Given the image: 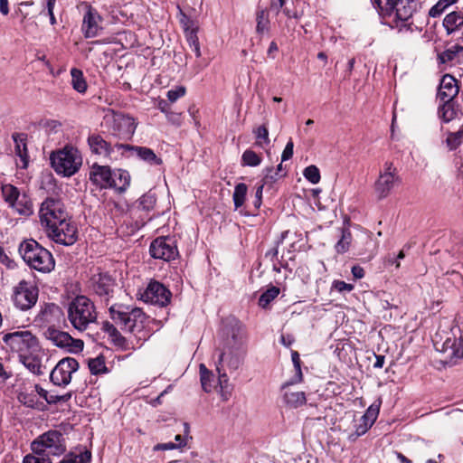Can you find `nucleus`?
Here are the masks:
<instances>
[{
	"label": "nucleus",
	"mask_w": 463,
	"mask_h": 463,
	"mask_svg": "<svg viewBox=\"0 0 463 463\" xmlns=\"http://www.w3.org/2000/svg\"><path fill=\"white\" fill-rule=\"evenodd\" d=\"M136 128L137 125L133 118L121 115L114 119L111 135L118 140L128 141L131 140Z\"/></svg>",
	"instance_id": "21"
},
{
	"label": "nucleus",
	"mask_w": 463,
	"mask_h": 463,
	"mask_svg": "<svg viewBox=\"0 0 463 463\" xmlns=\"http://www.w3.org/2000/svg\"><path fill=\"white\" fill-rule=\"evenodd\" d=\"M91 458V452L88 449H80L67 453L60 463H89Z\"/></svg>",
	"instance_id": "36"
},
{
	"label": "nucleus",
	"mask_w": 463,
	"mask_h": 463,
	"mask_svg": "<svg viewBox=\"0 0 463 463\" xmlns=\"http://www.w3.org/2000/svg\"><path fill=\"white\" fill-rule=\"evenodd\" d=\"M156 202V198L155 194L148 193V194L142 195L138 199V201L137 202V207L138 210L149 212L154 208Z\"/></svg>",
	"instance_id": "45"
},
{
	"label": "nucleus",
	"mask_w": 463,
	"mask_h": 463,
	"mask_svg": "<svg viewBox=\"0 0 463 463\" xmlns=\"http://www.w3.org/2000/svg\"><path fill=\"white\" fill-rule=\"evenodd\" d=\"M18 400L21 403L28 408H37V398L33 393L21 392L18 395Z\"/></svg>",
	"instance_id": "52"
},
{
	"label": "nucleus",
	"mask_w": 463,
	"mask_h": 463,
	"mask_svg": "<svg viewBox=\"0 0 463 463\" xmlns=\"http://www.w3.org/2000/svg\"><path fill=\"white\" fill-rule=\"evenodd\" d=\"M463 56V46L460 44H454L451 47L446 49L438 55V58L441 63L457 62L460 57Z\"/></svg>",
	"instance_id": "32"
},
{
	"label": "nucleus",
	"mask_w": 463,
	"mask_h": 463,
	"mask_svg": "<svg viewBox=\"0 0 463 463\" xmlns=\"http://www.w3.org/2000/svg\"><path fill=\"white\" fill-rule=\"evenodd\" d=\"M459 91L458 80L450 74L442 76L437 97L439 100H456Z\"/></svg>",
	"instance_id": "23"
},
{
	"label": "nucleus",
	"mask_w": 463,
	"mask_h": 463,
	"mask_svg": "<svg viewBox=\"0 0 463 463\" xmlns=\"http://www.w3.org/2000/svg\"><path fill=\"white\" fill-rule=\"evenodd\" d=\"M384 166V172L380 174L374 183V192L378 200L386 198L399 181V177L396 175V168L393 167L392 163H385Z\"/></svg>",
	"instance_id": "16"
},
{
	"label": "nucleus",
	"mask_w": 463,
	"mask_h": 463,
	"mask_svg": "<svg viewBox=\"0 0 463 463\" xmlns=\"http://www.w3.org/2000/svg\"><path fill=\"white\" fill-rule=\"evenodd\" d=\"M248 348L224 347L219 354L218 364L231 371H236L243 363Z\"/></svg>",
	"instance_id": "18"
},
{
	"label": "nucleus",
	"mask_w": 463,
	"mask_h": 463,
	"mask_svg": "<svg viewBox=\"0 0 463 463\" xmlns=\"http://www.w3.org/2000/svg\"><path fill=\"white\" fill-rule=\"evenodd\" d=\"M33 322L43 329L48 327H61L65 323L64 312L55 303H44L41 306L40 311L34 317Z\"/></svg>",
	"instance_id": "11"
},
{
	"label": "nucleus",
	"mask_w": 463,
	"mask_h": 463,
	"mask_svg": "<svg viewBox=\"0 0 463 463\" xmlns=\"http://www.w3.org/2000/svg\"><path fill=\"white\" fill-rule=\"evenodd\" d=\"M111 319L123 331L133 334L138 341H146L149 335L144 332L148 317L139 307H130L123 304H114L109 309Z\"/></svg>",
	"instance_id": "1"
},
{
	"label": "nucleus",
	"mask_w": 463,
	"mask_h": 463,
	"mask_svg": "<svg viewBox=\"0 0 463 463\" xmlns=\"http://www.w3.org/2000/svg\"><path fill=\"white\" fill-rule=\"evenodd\" d=\"M87 143L92 154L101 156L106 158H111L112 153L116 147L115 143L107 140L99 133H91L87 138Z\"/></svg>",
	"instance_id": "20"
},
{
	"label": "nucleus",
	"mask_w": 463,
	"mask_h": 463,
	"mask_svg": "<svg viewBox=\"0 0 463 463\" xmlns=\"http://www.w3.org/2000/svg\"><path fill=\"white\" fill-rule=\"evenodd\" d=\"M224 347L247 348L248 335L245 327L238 321H234L225 328Z\"/></svg>",
	"instance_id": "19"
},
{
	"label": "nucleus",
	"mask_w": 463,
	"mask_h": 463,
	"mask_svg": "<svg viewBox=\"0 0 463 463\" xmlns=\"http://www.w3.org/2000/svg\"><path fill=\"white\" fill-rule=\"evenodd\" d=\"M180 23L183 25L184 33H187L190 31H197V27L194 25V22L185 14H182Z\"/></svg>",
	"instance_id": "58"
},
{
	"label": "nucleus",
	"mask_w": 463,
	"mask_h": 463,
	"mask_svg": "<svg viewBox=\"0 0 463 463\" xmlns=\"http://www.w3.org/2000/svg\"><path fill=\"white\" fill-rule=\"evenodd\" d=\"M50 160L55 172L63 176L73 175L82 165L80 151L71 146H65L62 149L52 152Z\"/></svg>",
	"instance_id": "5"
},
{
	"label": "nucleus",
	"mask_w": 463,
	"mask_h": 463,
	"mask_svg": "<svg viewBox=\"0 0 463 463\" xmlns=\"http://www.w3.org/2000/svg\"><path fill=\"white\" fill-rule=\"evenodd\" d=\"M149 252L154 259L165 261L175 260L179 254L175 240L169 236L155 239L150 244Z\"/></svg>",
	"instance_id": "13"
},
{
	"label": "nucleus",
	"mask_w": 463,
	"mask_h": 463,
	"mask_svg": "<svg viewBox=\"0 0 463 463\" xmlns=\"http://www.w3.org/2000/svg\"><path fill=\"white\" fill-rule=\"evenodd\" d=\"M68 319L71 326L84 331L97 320L96 307L93 302L86 296L80 295L74 298L68 305Z\"/></svg>",
	"instance_id": "3"
},
{
	"label": "nucleus",
	"mask_w": 463,
	"mask_h": 463,
	"mask_svg": "<svg viewBox=\"0 0 463 463\" xmlns=\"http://www.w3.org/2000/svg\"><path fill=\"white\" fill-rule=\"evenodd\" d=\"M371 3L381 17L389 19L385 23L392 29H396L399 33H412L414 31L413 21H411L410 18L404 19L398 14L400 0H371Z\"/></svg>",
	"instance_id": "4"
},
{
	"label": "nucleus",
	"mask_w": 463,
	"mask_h": 463,
	"mask_svg": "<svg viewBox=\"0 0 463 463\" xmlns=\"http://www.w3.org/2000/svg\"><path fill=\"white\" fill-rule=\"evenodd\" d=\"M451 356L457 358H463V336L460 335L458 340H455L451 345Z\"/></svg>",
	"instance_id": "55"
},
{
	"label": "nucleus",
	"mask_w": 463,
	"mask_h": 463,
	"mask_svg": "<svg viewBox=\"0 0 463 463\" xmlns=\"http://www.w3.org/2000/svg\"><path fill=\"white\" fill-rule=\"evenodd\" d=\"M333 288L338 292L347 291L350 292L354 289V286L352 284H348L342 280H335L333 282Z\"/></svg>",
	"instance_id": "60"
},
{
	"label": "nucleus",
	"mask_w": 463,
	"mask_h": 463,
	"mask_svg": "<svg viewBox=\"0 0 463 463\" xmlns=\"http://www.w3.org/2000/svg\"><path fill=\"white\" fill-rule=\"evenodd\" d=\"M20 193V190L13 184H7L2 186L3 197L8 205H10L14 200L17 199Z\"/></svg>",
	"instance_id": "47"
},
{
	"label": "nucleus",
	"mask_w": 463,
	"mask_h": 463,
	"mask_svg": "<svg viewBox=\"0 0 463 463\" xmlns=\"http://www.w3.org/2000/svg\"><path fill=\"white\" fill-rule=\"evenodd\" d=\"M462 137L463 129L458 130L456 132H449L446 138V144L450 150L456 149L460 145Z\"/></svg>",
	"instance_id": "49"
},
{
	"label": "nucleus",
	"mask_w": 463,
	"mask_h": 463,
	"mask_svg": "<svg viewBox=\"0 0 463 463\" xmlns=\"http://www.w3.org/2000/svg\"><path fill=\"white\" fill-rule=\"evenodd\" d=\"M110 179L109 188L115 189L118 193H124L130 184V175L127 170H113Z\"/></svg>",
	"instance_id": "28"
},
{
	"label": "nucleus",
	"mask_w": 463,
	"mask_h": 463,
	"mask_svg": "<svg viewBox=\"0 0 463 463\" xmlns=\"http://www.w3.org/2000/svg\"><path fill=\"white\" fill-rule=\"evenodd\" d=\"M43 335L54 346L68 353L78 354L84 347V342L81 339L73 338L69 333L61 330L60 327H48L43 330Z\"/></svg>",
	"instance_id": "9"
},
{
	"label": "nucleus",
	"mask_w": 463,
	"mask_h": 463,
	"mask_svg": "<svg viewBox=\"0 0 463 463\" xmlns=\"http://www.w3.org/2000/svg\"><path fill=\"white\" fill-rule=\"evenodd\" d=\"M303 175L307 181L314 184L319 183L321 178L319 169L314 165L306 167L303 171Z\"/></svg>",
	"instance_id": "48"
},
{
	"label": "nucleus",
	"mask_w": 463,
	"mask_h": 463,
	"mask_svg": "<svg viewBox=\"0 0 463 463\" xmlns=\"http://www.w3.org/2000/svg\"><path fill=\"white\" fill-rule=\"evenodd\" d=\"M23 463H52V460L46 455H37L33 452L24 458Z\"/></svg>",
	"instance_id": "54"
},
{
	"label": "nucleus",
	"mask_w": 463,
	"mask_h": 463,
	"mask_svg": "<svg viewBox=\"0 0 463 463\" xmlns=\"http://www.w3.org/2000/svg\"><path fill=\"white\" fill-rule=\"evenodd\" d=\"M24 261L31 268L42 273L54 269L55 260L52 254L33 239L23 241L18 249Z\"/></svg>",
	"instance_id": "2"
},
{
	"label": "nucleus",
	"mask_w": 463,
	"mask_h": 463,
	"mask_svg": "<svg viewBox=\"0 0 463 463\" xmlns=\"http://www.w3.org/2000/svg\"><path fill=\"white\" fill-rule=\"evenodd\" d=\"M63 202L60 198L47 197L42 203L39 209V218L43 227L45 228L46 232L53 227L66 221L69 218Z\"/></svg>",
	"instance_id": "7"
},
{
	"label": "nucleus",
	"mask_w": 463,
	"mask_h": 463,
	"mask_svg": "<svg viewBox=\"0 0 463 463\" xmlns=\"http://www.w3.org/2000/svg\"><path fill=\"white\" fill-rule=\"evenodd\" d=\"M20 215L30 216L33 213V206L31 198L25 193H20L17 199L9 205Z\"/></svg>",
	"instance_id": "30"
},
{
	"label": "nucleus",
	"mask_w": 463,
	"mask_h": 463,
	"mask_svg": "<svg viewBox=\"0 0 463 463\" xmlns=\"http://www.w3.org/2000/svg\"><path fill=\"white\" fill-rule=\"evenodd\" d=\"M293 148H294L293 141L291 139H289V141L287 143V145L282 152V155H281L282 162L287 161L292 157Z\"/></svg>",
	"instance_id": "61"
},
{
	"label": "nucleus",
	"mask_w": 463,
	"mask_h": 463,
	"mask_svg": "<svg viewBox=\"0 0 463 463\" xmlns=\"http://www.w3.org/2000/svg\"><path fill=\"white\" fill-rule=\"evenodd\" d=\"M79 363L73 357H65L58 362L50 373L51 382L57 386H67L71 381V375L79 369Z\"/></svg>",
	"instance_id": "12"
},
{
	"label": "nucleus",
	"mask_w": 463,
	"mask_h": 463,
	"mask_svg": "<svg viewBox=\"0 0 463 463\" xmlns=\"http://www.w3.org/2000/svg\"><path fill=\"white\" fill-rule=\"evenodd\" d=\"M14 146H15V153L20 157L21 161L23 162V168H26L28 165V151H27V134L25 133H14L12 136Z\"/></svg>",
	"instance_id": "31"
},
{
	"label": "nucleus",
	"mask_w": 463,
	"mask_h": 463,
	"mask_svg": "<svg viewBox=\"0 0 463 463\" xmlns=\"http://www.w3.org/2000/svg\"><path fill=\"white\" fill-rule=\"evenodd\" d=\"M352 241V234L348 229H342L340 240L336 242L335 249L337 253H345L350 247Z\"/></svg>",
	"instance_id": "42"
},
{
	"label": "nucleus",
	"mask_w": 463,
	"mask_h": 463,
	"mask_svg": "<svg viewBox=\"0 0 463 463\" xmlns=\"http://www.w3.org/2000/svg\"><path fill=\"white\" fill-rule=\"evenodd\" d=\"M247 191H248V187L244 183H240L235 185L234 192L232 194L235 210L239 209L240 207H241L244 204L246 195H247Z\"/></svg>",
	"instance_id": "40"
},
{
	"label": "nucleus",
	"mask_w": 463,
	"mask_h": 463,
	"mask_svg": "<svg viewBox=\"0 0 463 463\" xmlns=\"http://www.w3.org/2000/svg\"><path fill=\"white\" fill-rule=\"evenodd\" d=\"M458 0H439L429 10V16L431 18H437L441 16L452 5L456 4Z\"/></svg>",
	"instance_id": "39"
},
{
	"label": "nucleus",
	"mask_w": 463,
	"mask_h": 463,
	"mask_svg": "<svg viewBox=\"0 0 463 463\" xmlns=\"http://www.w3.org/2000/svg\"><path fill=\"white\" fill-rule=\"evenodd\" d=\"M216 370L219 374V376H218L219 384L221 385L222 388H223V383L226 384L229 380L227 373L225 372V367L223 365L217 364Z\"/></svg>",
	"instance_id": "62"
},
{
	"label": "nucleus",
	"mask_w": 463,
	"mask_h": 463,
	"mask_svg": "<svg viewBox=\"0 0 463 463\" xmlns=\"http://www.w3.org/2000/svg\"><path fill=\"white\" fill-rule=\"evenodd\" d=\"M256 32L258 34L263 35L270 30V21L269 18V11L265 8L258 7L256 11Z\"/></svg>",
	"instance_id": "34"
},
{
	"label": "nucleus",
	"mask_w": 463,
	"mask_h": 463,
	"mask_svg": "<svg viewBox=\"0 0 463 463\" xmlns=\"http://www.w3.org/2000/svg\"><path fill=\"white\" fill-rule=\"evenodd\" d=\"M88 364L92 374L97 375L107 372V366L103 356L90 359Z\"/></svg>",
	"instance_id": "46"
},
{
	"label": "nucleus",
	"mask_w": 463,
	"mask_h": 463,
	"mask_svg": "<svg viewBox=\"0 0 463 463\" xmlns=\"http://www.w3.org/2000/svg\"><path fill=\"white\" fill-rule=\"evenodd\" d=\"M171 291L162 283L156 280L150 281L145 291L141 294L143 301L159 307L167 306L171 301Z\"/></svg>",
	"instance_id": "15"
},
{
	"label": "nucleus",
	"mask_w": 463,
	"mask_h": 463,
	"mask_svg": "<svg viewBox=\"0 0 463 463\" xmlns=\"http://www.w3.org/2000/svg\"><path fill=\"white\" fill-rule=\"evenodd\" d=\"M200 380L203 390L210 392L213 389V375L203 364H200Z\"/></svg>",
	"instance_id": "41"
},
{
	"label": "nucleus",
	"mask_w": 463,
	"mask_h": 463,
	"mask_svg": "<svg viewBox=\"0 0 463 463\" xmlns=\"http://www.w3.org/2000/svg\"><path fill=\"white\" fill-rule=\"evenodd\" d=\"M115 146L118 150L121 151L122 156H136L150 165H161L163 164L162 158L157 156L149 147L123 144L118 141L115 143Z\"/></svg>",
	"instance_id": "14"
},
{
	"label": "nucleus",
	"mask_w": 463,
	"mask_h": 463,
	"mask_svg": "<svg viewBox=\"0 0 463 463\" xmlns=\"http://www.w3.org/2000/svg\"><path fill=\"white\" fill-rule=\"evenodd\" d=\"M113 170L109 165L94 163L90 167V180L100 188H109Z\"/></svg>",
	"instance_id": "26"
},
{
	"label": "nucleus",
	"mask_w": 463,
	"mask_h": 463,
	"mask_svg": "<svg viewBox=\"0 0 463 463\" xmlns=\"http://www.w3.org/2000/svg\"><path fill=\"white\" fill-rule=\"evenodd\" d=\"M165 116H166L167 120L171 124L177 126V127L181 126V124H182V114L181 113H176V112H174L171 110Z\"/></svg>",
	"instance_id": "63"
},
{
	"label": "nucleus",
	"mask_w": 463,
	"mask_h": 463,
	"mask_svg": "<svg viewBox=\"0 0 463 463\" xmlns=\"http://www.w3.org/2000/svg\"><path fill=\"white\" fill-rule=\"evenodd\" d=\"M38 296L39 289L35 283L23 279L14 288L12 298L18 309L26 311L35 306Z\"/></svg>",
	"instance_id": "10"
},
{
	"label": "nucleus",
	"mask_w": 463,
	"mask_h": 463,
	"mask_svg": "<svg viewBox=\"0 0 463 463\" xmlns=\"http://www.w3.org/2000/svg\"><path fill=\"white\" fill-rule=\"evenodd\" d=\"M186 89L184 86H177L175 89L169 90L166 93L167 99L170 103L175 102L178 99L185 95Z\"/></svg>",
	"instance_id": "53"
},
{
	"label": "nucleus",
	"mask_w": 463,
	"mask_h": 463,
	"mask_svg": "<svg viewBox=\"0 0 463 463\" xmlns=\"http://www.w3.org/2000/svg\"><path fill=\"white\" fill-rule=\"evenodd\" d=\"M279 294V288L275 286H271L266 291H264L259 298V306L262 308H266L271 301H273Z\"/></svg>",
	"instance_id": "43"
},
{
	"label": "nucleus",
	"mask_w": 463,
	"mask_h": 463,
	"mask_svg": "<svg viewBox=\"0 0 463 463\" xmlns=\"http://www.w3.org/2000/svg\"><path fill=\"white\" fill-rule=\"evenodd\" d=\"M261 163V157L253 150L247 149L241 156V165L248 166H258Z\"/></svg>",
	"instance_id": "44"
},
{
	"label": "nucleus",
	"mask_w": 463,
	"mask_h": 463,
	"mask_svg": "<svg viewBox=\"0 0 463 463\" xmlns=\"http://www.w3.org/2000/svg\"><path fill=\"white\" fill-rule=\"evenodd\" d=\"M77 228L71 222L70 217L66 221L56 225V228L53 227L47 232L48 236L52 241L65 246H70L75 243L77 241Z\"/></svg>",
	"instance_id": "17"
},
{
	"label": "nucleus",
	"mask_w": 463,
	"mask_h": 463,
	"mask_svg": "<svg viewBox=\"0 0 463 463\" xmlns=\"http://www.w3.org/2000/svg\"><path fill=\"white\" fill-rule=\"evenodd\" d=\"M19 361L33 374H43L42 357L36 352L28 353L19 357Z\"/></svg>",
	"instance_id": "29"
},
{
	"label": "nucleus",
	"mask_w": 463,
	"mask_h": 463,
	"mask_svg": "<svg viewBox=\"0 0 463 463\" xmlns=\"http://www.w3.org/2000/svg\"><path fill=\"white\" fill-rule=\"evenodd\" d=\"M379 414V405H371L366 412L360 418V421L370 422L373 425Z\"/></svg>",
	"instance_id": "51"
},
{
	"label": "nucleus",
	"mask_w": 463,
	"mask_h": 463,
	"mask_svg": "<svg viewBox=\"0 0 463 463\" xmlns=\"http://www.w3.org/2000/svg\"><path fill=\"white\" fill-rule=\"evenodd\" d=\"M264 171L265 175L262 179V184H264V185L273 183L278 179V176L279 175L278 172H274L273 167H267Z\"/></svg>",
	"instance_id": "59"
},
{
	"label": "nucleus",
	"mask_w": 463,
	"mask_h": 463,
	"mask_svg": "<svg viewBox=\"0 0 463 463\" xmlns=\"http://www.w3.org/2000/svg\"><path fill=\"white\" fill-rule=\"evenodd\" d=\"M31 450L37 455L61 456L66 451L63 434L57 430H50L32 441Z\"/></svg>",
	"instance_id": "6"
},
{
	"label": "nucleus",
	"mask_w": 463,
	"mask_h": 463,
	"mask_svg": "<svg viewBox=\"0 0 463 463\" xmlns=\"http://www.w3.org/2000/svg\"><path fill=\"white\" fill-rule=\"evenodd\" d=\"M253 133L258 140L256 142L257 145L262 146L263 143L265 145L269 144V130L266 125L260 126L253 131Z\"/></svg>",
	"instance_id": "50"
},
{
	"label": "nucleus",
	"mask_w": 463,
	"mask_h": 463,
	"mask_svg": "<svg viewBox=\"0 0 463 463\" xmlns=\"http://www.w3.org/2000/svg\"><path fill=\"white\" fill-rule=\"evenodd\" d=\"M101 329L108 334L110 341L120 334V332L116 328V326L109 321H104L102 323Z\"/></svg>",
	"instance_id": "57"
},
{
	"label": "nucleus",
	"mask_w": 463,
	"mask_h": 463,
	"mask_svg": "<svg viewBox=\"0 0 463 463\" xmlns=\"http://www.w3.org/2000/svg\"><path fill=\"white\" fill-rule=\"evenodd\" d=\"M398 6H400L399 15L403 16L404 19L410 18L411 21H412L413 14L417 12L418 8L420 7V1L419 0H400V4H398Z\"/></svg>",
	"instance_id": "37"
},
{
	"label": "nucleus",
	"mask_w": 463,
	"mask_h": 463,
	"mask_svg": "<svg viewBox=\"0 0 463 463\" xmlns=\"http://www.w3.org/2000/svg\"><path fill=\"white\" fill-rule=\"evenodd\" d=\"M442 27L447 35H455L463 31V11L457 9L448 13L443 18Z\"/></svg>",
	"instance_id": "27"
},
{
	"label": "nucleus",
	"mask_w": 463,
	"mask_h": 463,
	"mask_svg": "<svg viewBox=\"0 0 463 463\" xmlns=\"http://www.w3.org/2000/svg\"><path fill=\"white\" fill-rule=\"evenodd\" d=\"M283 400L285 404L291 409H297L307 402L304 392L285 391Z\"/></svg>",
	"instance_id": "33"
},
{
	"label": "nucleus",
	"mask_w": 463,
	"mask_h": 463,
	"mask_svg": "<svg viewBox=\"0 0 463 463\" xmlns=\"http://www.w3.org/2000/svg\"><path fill=\"white\" fill-rule=\"evenodd\" d=\"M115 279L108 273H99L94 279L93 290L105 302H108L113 296Z\"/></svg>",
	"instance_id": "22"
},
{
	"label": "nucleus",
	"mask_w": 463,
	"mask_h": 463,
	"mask_svg": "<svg viewBox=\"0 0 463 463\" xmlns=\"http://www.w3.org/2000/svg\"><path fill=\"white\" fill-rule=\"evenodd\" d=\"M291 360L296 371V373L293 378H291L289 381L286 382L282 385V389H287L290 385L299 383L303 381V374L301 370V360L299 354L297 351H291Z\"/></svg>",
	"instance_id": "35"
},
{
	"label": "nucleus",
	"mask_w": 463,
	"mask_h": 463,
	"mask_svg": "<svg viewBox=\"0 0 463 463\" xmlns=\"http://www.w3.org/2000/svg\"><path fill=\"white\" fill-rule=\"evenodd\" d=\"M111 343L118 347V349L122 351H128L131 349H134V346H131L128 343V341L121 334H119L118 336L114 337L113 340H111Z\"/></svg>",
	"instance_id": "56"
},
{
	"label": "nucleus",
	"mask_w": 463,
	"mask_h": 463,
	"mask_svg": "<svg viewBox=\"0 0 463 463\" xmlns=\"http://www.w3.org/2000/svg\"><path fill=\"white\" fill-rule=\"evenodd\" d=\"M438 118L442 123H449L463 115L461 106L458 99L456 100H440L438 107Z\"/></svg>",
	"instance_id": "24"
},
{
	"label": "nucleus",
	"mask_w": 463,
	"mask_h": 463,
	"mask_svg": "<svg viewBox=\"0 0 463 463\" xmlns=\"http://www.w3.org/2000/svg\"><path fill=\"white\" fill-rule=\"evenodd\" d=\"M263 188H264V184H260L256 188L255 199L253 201V204H254V207H255L256 210H258L260 207L261 203H262V192H263Z\"/></svg>",
	"instance_id": "64"
},
{
	"label": "nucleus",
	"mask_w": 463,
	"mask_h": 463,
	"mask_svg": "<svg viewBox=\"0 0 463 463\" xmlns=\"http://www.w3.org/2000/svg\"><path fill=\"white\" fill-rule=\"evenodd\" d=\"M101 21L100 15L91 6L88 7L82 21V33L86 38H92L98 35L100 26L99 23Z\"/></svg>",
	"instance_id": "25"
},
{
	"label": "nucleus",
	"mask_w": 463,
	"mask_h": 463,
	"mask_svg": "<svg viewBox=\"0 0 463 463\" xmlns=\"http://www.w3.org/2000/svg\"><path fill=\"white\" fill-rule=\"evenodd\" d=\"M72 88L79 93H85L88 88L87 82L80 69L72 68L71 70Z\"/></svg>",
	"instance_id": "38"
},
{
	"label": "nucleus",
	"mask_w": 463,
	"mask_h": 463,
	"mask_svg": "<svg viewBox=\"0 0 463 463\" xmlns=\"http://www.w3.org/2000/svg\"><path fill=\"white\" fill-rule=\"evenodd\" d=\"M5 348L18 356L32 352H40V343L36 335L29 330H15L3 336Z\"/></svg>",
	"instance_id": "8"
}]
</instances>
